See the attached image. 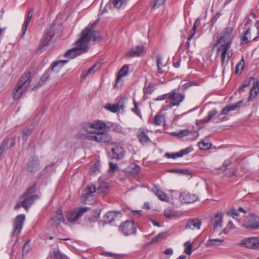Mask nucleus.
<instances>
[{"label":"nucleus","mask_w":259,"mask_h":259,"mask_svg":"<svg viewBox=\"0 0 259 259\" xmlns=\"http://www.w3.org/2000/svg\"><path fill=\"white\" fill-rule=\"evenodd\" d=\"M82 127L88 133L85 137L89 140L108 143H110L112 140L111 136L107 133L109 131V127H107L106 124L102 121L84 123Z\"/></svg>","instance_id":"1"},{"label":"nucleus","mask_w":259,"mask_h":259,"mask_svg":"<svg viewBox=\"0 0 259 259\" xmlns=\"http://www.w3.org/2000/svg\"><path fill=\"white\" fill-rule=\"evenodd\" d=\"M97 20L96 22L89 24L79 34V38L75 41V45L81 48L84 52H88L89 50V44L91 39L96 41L100 38L101 36L98 31L94 30L97 25Z\"/></svg>","instance_id":"2"},{"label":"nucleus","mask_w":259,"mask_h":259,"mask_svg":"<svg viewBox=\"0 0 259 259\" xmlns=\"http://www.w3.org/2000/svg\"><path fill=\"white\" fill-rule=\"evenodd\" d=\"M97 20L96 22L89 24L79 34V38L75 41V45L81 48L84 52H88L89 50V44L91 39L96 41L100 38L101 36L98 31L94 30L97 25Z\"/></svg>","instance_id":"3"},{"label":"nucleus","mask_w":259,"mask_h":259,"mask_svg":"<svg viewBox=\"0 0 259 259\" xmlns=\"http://www.w3.org/2000/svg\"><path fill=\"white\" fill-rule=\"evenodd\" d=\"M31 81L30 73H25L19 79L12 92L13 98L15 100L20 99L22 94L25 92L29 87Z\"/></svg>","instance_id":"4"},{"label":"nucleus","mask_w":259,"mask_h":259,"mask_svg":"<svg viewBox=\"0 0 259 259\" xmlns=\"http://www.w3.org/2000/svg\"><path fill=\"white\" fill-rule=\"evenodd\" d=\"M233 31V28L232 27H227L225 28L221 33L220 38L217 40L218 47L226 48L230 49L231 46V37Z\"/></svg>","instance_id":"5"},{"label":"nucleus","mask_w":259,"mask_h":259,"mask_svg":"<svg viewBox=\"0 0 259 259\" xmlns=\"http://www.w3.org/2000/svg\"><path fill=\"white\" fill-rule=\"evenodd\" d=\"M89 209L90 207H77L67 211L65 214V218L69 222L74 223L77 221Z\"/></svg>","instance_id":"6"},{"label":"nucleus","mask_w":259,"mask_h":259,"mask_svg":"<svg viewBox=\"0 0 259 259\" xmlns=\"http://www.w3.org/2000/svg\"><path fill=\"white\" fill-rule=\"evenodd\" d=\"M56 25H52L48 29H46L40 40V43L38 48V51L41 50L44 48L49 45L50 42L55 35V28Z\"/></svg>","instance_id":"7"},{"label":"nucleus","mask_w":259,"mask_h":259,"mask_svg":"<svg viewBox=\"0 0 259 259\" xmlns=\"http://www.w3.org/2000/svg\"><path fill=\"white\" fill-rule=\"evenodd\" d=\"M40 168V161L37 156L30 157L25 164L24 169L29 173H35Z\"/></svg>","instance_id":"8"},{"label":"nucleus","mask_w":259,"mask_h":259,"mask_svg":"<svg viewBox=\"0 0 259 259\" xmlns=\"http://www.w3.org/2000/svg\"><path fill=\"white\" fill-rule=\"evenodd\" d=\"M185 97L184 93H178L176 90H172L169 95V107L179 106L184 101Z\"/></svg>","instance_id":"9"},{"label":"nucleus","mask_w":259,"mask_h":259,"mask_svg":"<svg viewBox=\"0 0 259 259\" xmlns=\"http://www.w3.org/2000/svg\"><path fill=\"white\" fill-rule=\"evenodd\" d=\"M229 49L227 48V47H226L225 48L218 47L217 48V56H218L220 54L221 66L224 69L230 59V56H229V53H228Z\"/></svg>","instance_id":"10"},{"label":"nucleus","mask_w":259,"mask_h":259,"mask_svg":"<svg viewBox=\"0 0 259 259\" xmlns=\"http://www.w3.org/2000/svg\"><path fill=\"white\" fill-rule=\"evenodd\" d=\"M23 200L21 202V205L25 210H28L30 206L34 203L35 200L38 199L39 197L37 194L32 195L31 196H24V194L21 196Z\"/></svg>","instance_id":"11"},{"label":"nucleus","mask_w":259,"mask_h":259,"mask_svg":"<svg viewBox=\"0 0 259 259\" xmlns=\"http://www.w3.org/2000/svg\"><path fill=\"white\" fill-rule=\"evenodd\" d=\"M241 244L251 249H259V238L250 237L241 241Z\"/></svg>","instance_id":"12"},{"label":"nucleus","mask_w":259,"mask_h":259,"mask_svg":"<svg viewBox=\"0 0 259 259\" xmlns=\"http://www.w3.org/2000/svg\"><path fill=\"white\" fill-rule=\"evenodd\" d=\"M112 159L120 160L122 159L125 155V151L120 144L115 145L111 150Z\"/></svg>","instance_id":"13"},{"label":"nucleus","mask_w":259,"mask_h":259,"mask_svg":"<svg viewBox=\"0 0 259 259\" xmlns=\"http://www.w3.org/2000/svg\"><path fill=\"white\" fill-rule=\"evenodd\" d=\"M84 53L86 52H84V50L78 47L77 45H75V47L66 51L64 54V57L67 58L73 59L76 56H79Z\"/></svg>","instance_id":"14"},{"label":"nucleus","mask_w":259,"mask_h":259,"mask_svg":"<svg viewBox=\"0 0 259 259\" xmlns=\"http://www.w3.org/2000/svg\"><path fill=\"white\" fill-rule=\"evenodd\" d=\"M192 150V148L190 147H187L185 149H182L178 152L176 153H168L166 152L165 154V156L167 158L176 159L178 157H182L184 155L188 154Z\"/></svg>","instance_id":"15"},{"label":"nucleus","mask_w":259,"mask_h":259,"mask_svg":"<svg viewBox=\"0 0 259 259\" xmlns=\"http://www.w3.org/2000/svg\"><path fill=\"white\" fill-rule=\"evenodd\" d=\"M121 216L119 211H109L103 217V221L105 224H110L113 222L117 215Z\"/></svg>","instance_id":"16"},{"label":"nucleus","mask_w":259,"mask_h":259,"mask_svg":"<svg viewBox=\"0 0 259 259\" xmlns=\"http://www.w3.org/2000/svg\"><path fill=\"white\" fill-rule=\"evenodd\" d=\"M123 101L120 99L116 104L108 103L105 106V108L113 113H116L120 109H123Z\"/></svg>","instance_id":"17"},{"label":"nucleus","mask_w":259,"mask_h":259,"mask_svg":"<svg viewBox=\"0 0 259 259\" xmlns=\"http://www.w3.org/2000/svg\"><path fill=\"white\" fill-rule=\"evenodd\" d=\"M246 227H259V217L254 214H250L246 218Z\"/></svg>","instance_id":"18"},{"label":"nucleus","mask_w":259,"mask_h":259,"mask_svg":"<svg viewBox=\"0 0 259 259\" xmlns=\"http://www.w3.org/2000/svg\"><path fill=\"white\" fill-rule=\"evenodd\" d=\"M144 51V46L142 45L137 46L135 48H132L126 53V55L129 57H139L141 56Z\"/></svg>","instance_id":"19"},{"label":"nucleus","mask_w":259,"mask_h":259,"mask_svg":"<svg viewBox=\"0 0 259 259\" xmlns=\"http://www.w3.org/2000/svg\"><path fill=\"white\" fill-rule=\"evenodd\" d=\"M137 137L139 140L140 142L142 145H145L151 142V140L149 138L147 133L143 130L140 129L138 131Z\"/></svg>","instance_id":"20"},{"label":"nucleus","mask_w":259,"mask_h":259,"mask_svg":"<svg viewBox=\"0 0 259 259\" xmlns=\"http://www.w3.org/2000/svg\"><path fill=\"white\" fill-rule=\"evenodd\" d=\"M97 191V188L94 185L88 186L84 192L82 194L81 198L84 201H86L92 197V194Z\"/></svg>","instance_id":"21"},{"label":"nucleus","mask_w":259,"mask_h":259,"mask_svg":"<svg viewBox=\"0 0 259 259\" xmlns=\"http://www.w3.org/2000/svg\"><path fill=\"white\" fill-rule=\"evenodd\" d=\"M15 145V140L13 139H6L3 140L1 146L0 150L2 153L5 152L10 147Z\"/></svg>","instance_id":"22"},{"label":"nucleus","mask_w":259,"mask_h":259,"mask_svg":"<svg viewBox=\"0 0 259 259\" xmlns=\"http://www.w3.org/2000/svg\"><path fill=\"white\" fill-rule=\"evenodd\" d=\"M15 145V140L13 139H6L3 140L1 146L0 150L2 153L5 152L10 147Z\"/></svg>","instance_id":"23"},{"label":"nucleus","mask_w":259,"mask_h":259,"mask_svg":"<svg viewBox=\"0 0 259 259\" xmlns=\"http://www.w3.org/2000/svg\"><path fill=\"white\" fill-rule=\"evenodd\" d=\"M56 212V215L54 216L51 219L52 225L54 226L59 225L61 223L64 221V218L63 215L62 210L58 209Z\"/></svg>","instance_id":"24"},{"label":"nucleus","mask_w":259,"mask_h":259,"mask_svg":"<svg viewBox=\"0 0 259 259\" xmlns=\"http://www.w3.org/2000/svg\"><path fill=\"white\" fill-rule=\"evenodd\" d=\"M223 212L218 213L215 214L213 218L211 220V224L213 227H221L223 222Z\"/></svg>","instance_id":"25"},{"label":"nucleus","mask_w":259,"mask_h":259,"mask_svg":"<svg viewBox=\"0 0 259 259\" xmlns=\"http://www.w3.org/2000/svg\"><path fill=\"white\" fill-rule=\"evenodd\" d=\"M68 62L67 60H60L56 62H53L50 65L49 69L52 72H59L64 64Z\"/></svg>","instance_id":"26"},{"label":"nucleus","mask_w":259,"mask_h":259,"mask_svg":"<svg viewBox=\"0 0 259 259\" xmlns=\"http://www.w3.org/2000/svg\"><path fill=\"white\" fill-rule=\"evenodd\" d=\"M33 12V9H31L27 13L26 18L22 26V36H23L26 33V31L27 29V26L30 21V20L32 17Z\"/></svg>","instance_id":"27"},{"label":"nucleus","mask_w":259,"mask_h":259,"mask_svg":"<svg viewBox=\"0 0 259 259\" xmlns=\"http://www.w3.org/2000/svg\"><path fill=\"white\" fill-rule=\"evenodd\" d=\"M200 24V19L198 18L195 20L194 24L190 31V36L188 37L187 41L186 42V45L188 49L190 47V40L194 37V36L196 31L197 28L198 27Z\"/></svg>","instance_id":"28"},{"label":"nucleus","mask_w":259,"mask_h":259,"mask_svg":"<svg viewBox=\"0 0 259 259\" xmlns=\"http://www.w3.org/2000/svg\"><path fill=\"white\" fill-rule=\"evenodd\" d=\"M180 197L186 203H192L196 200L194 195L186 192H183L181 194Z\"/></svg>","instance_id":"29"},{"label":"nucleus","mask_w":259,"mask_h":259,"mask_svg":"<svg viewBox=\"0 0 259 259\" xmlns=\"http://www.w3.org/2000/svg\"><path fill=\"white\" fill-rule=\"evenodd\" d=\"M241 37V41L240 45L247 44L249 43L251 38L250 37V27H248L246 28V30L244 32V33L242 35H240Z\"/></svg>","instance_id":"30"},{"label":"nucleus","mask_w":259,"mask_h":259,"mask_svg":"<svg viewBox=\"0 0 259 259\" xmlns=\"http://www.w3.org/2000/svg\"><path fill=\"white\" fill-rule=\"evenodd\" d=\"M162 60L163 58L160 55H157L156 56V62L157 67V72L156 74V76H159L164 72V71L162 70V67L165 66V65L163 64Z\"/></svg>","instance_id":"31"},{"label":"nucleus","mask_w":259,"mask_h":259,"mask_svg":"<svg viewBox=\"0 0 259 259\" xmlns=\"http://www.w3.org/2000/svg\"><path fill=\"white\" fill-rule=\"evenodd\" d=\"M129 69V65H124L122 66V67L119 70L116 79V83L115 84V87H117V82L121 79L122 77L126 75Z\"/></svg>","instance_id":"32"},{"label":"nucleus","mask_w":259,"mask_h":259,"mask_svg":"<svg viewBox=\"0 0 259 259\" xmlns=\"http://www.w3.org/2000/svg\"><path fill=\"white\" fill-rule=\"evenodd\" d=\"M101 64L99 62L96 63L92 67L89 69L87 71H83L82 72V75L83 77H85L89 75L92 73L97 71L101 67Z\"/></svg>","instance_id":"33"},{"label":"nucleus","mask_w":259,"mask_h":259,"mask_svg":"<svg viewBox=\"0 0 259 259\" xmlns=\"http://www.w3.org/2000/svg\"><path fill=\"white\" fill-rule=\"evenodd\" d=\"M217 113L218 111L215 109L209 111L208 113L207 116L203 119L200 120L199 121V123L204 124L208 122L214 116L217 115Z\"/></svg>","instance_id":"34"},{"label":"nucleus","mask_w":259,"mask_h":259,"mask_svg":"<svg viewBox=\"0 0 259 259\" xmlns=\"http://www.w3.org/2000/svg\"><path fill=\"white\" fill-rule=\"evenodd\" d=\"M34 127L35 125H28L22 131V139L24 141H26L27 138L31 135Z\"/></svg>","instance_id":"35"},{"label":"nucleus","mask_w":259,"mask_h":259,"mask_svg":"<svg viewBox=\"0 0 259 259\" xmlns=\"http://www.w3.org/2000/svg\"><path fill=\"white\" fill-rule=\"evenodd\" d=\"M202 221L199 218L190 219L187 222L186 227H200Z\"/></svg>","instance_id":"36"},{"label":"nucleus","mask_w":259,"mask_h":259,"mask_svg":"<svg viewBox=\"0 0 259 259\" xmlns=\"http://www.w3.org/2000/svg\"><path fill=\"white\" fill-rule=\"evenodd\" d=\"M25 220V216L24 214L17 215L14 221V227H22Z\"/></svg>","instance_id":"37"},{"label":"nucleus","mask_w":259,"mask_h":259,"mask_svg":"<svg viewBox=\"0 0 259 259\" xmlns=\"http://www.w3.org/2000/svg\"><path fill=\"white\" fill-rule=\"evenodd\" d=\"M154 192L157 197L161 201L167 202L169 200L167 196L162 191L156 188Z\"/></svg>","instance_id":"38"},{"label":"nucleus","mask_w":259,"mask_h":259,"mask_svg":"<svg viewBox=\"0 0 259 259\" xmlns=\"http://www.w3.org/2000/svg\"><path fill=\"white\" fill-rule=\"evenodd\" d=\"M52 72L51 69H48L44 73L43 75L41 77L38 83L36 85L37 87H39L45 83L50 77V74Z\"/></svg>","instance_id":"39"},{"label":"nucleus","mask_w":259,"mask_h":259,"mask_svg":"<svg viewBox=\"0 0 259 259\" xmlns=\"http://www.w3.org/2000/svg\"><path fill=\"white\" fill-rule=\"evenodd\" d=\"M119 230L125 236L135 234L136 232V228H120Z\"/></svg>","instance_id":"40"},{"label":"nucleus","mask_w":259,"mask_h":259,"mask_svg":"<svg viewBox=\"0 0 259 259\" xmlns=\"http://www.w3.org/2000/svg\"><path fill=\"white\" fill-rule=\"evenodd\" d=\"M127 171L133 174H137L140 171V167L135 163H132L127 168Z\"/></svg>","instance_id":"41"},{"label":"nucleus","mask_w":259,"mask_h":259,"mask_svg":"<svg viewBox=\"0 0 259 259\" xmlns=\"http://www.w3.org/2000/svg\"><path fill=\"white\" fill-rule=\"evenodd\" d=\"M226 214L229 217H232L234 219H237L239 217L238 210L234 207H232L228 210Z\"/></svg>","instance_id":"42"},{"label":"nucleus","mask_w":259,"mask_h":259,"mask_svg":"<svg viewBox=\"0 0 259 259\" xmlns=\"http://www.w3.org/2000/svg\"><path fill=\"white\" fill-rule=\"evenodd\" d=\"M109 128V127H108ZM111 130L117 133H122L123 132L122 127L121 125L115 123H112L110 126Z\"/></svg>","instance_id":"43"},{"label":"nucleus","mask_w":259,"mask_h":259,"mask_svg":"<svg viewBox=\"0 0 259 259\" xmlns=\"http://www.w3.org/2000/svg\"><path fill=\"white\" fill-rule=\"evenodd\" d=\"M258 93V89L257 87L253 85L250 91V95L248 98V101H250L253 98H254Z\"/></svg>","instance_id":"44"},{"label":"nucleus","mask_w":259,"mask_h":259,"mask_svg":"<svg viewBox=\"0 0 259 259\" xmlns=\"http://www.w3.org/2000/svg\"><path fill=\"white\" fill-rule=\"evenodd\" d=\"M223 239H210L207 242L206 245L207 246L212 245H219L223 242Z\"/></svg>","instance_id":"45"},{"label":"nucleus","mask_w":259,"mask_h":259,"mask_svg":"<svg viewBox=\"0 0 259 259\" xmlns=\"http://www.w3.org/2000/svg\"><path fill=\"white\" fill-rule=\"evenodd\" d=\"M185 250L184 252L190 255L192 252V244L189 241H187L184 243Z\"/></svg>","instance_id":"46"},{"label":"nucleus","mask_w":259,"mask_h":259,"mask_svg":"<svg viewBox=\"0 0 259 259\" xmlns=\"http://www.w3.org/2000/svg\"><path fill=\"white\" fill-rule=\"evenodd\" d=\"M198 146L201 150H205L210 149L212 145L210 143L200 141L198 143Z\"/></svg>","instance_id":"47"},{"label":"nucleus","mask_w":259,"mask_h":259,"mask_svg":"<svg viewBox=\"0 0 259 259\" xmlns=\"http://www.w3.org/2000/svg\"><path fill=\"white\" fill-rule=\"evenodd\" d=\"M126 0H110V2L113 5L114 7L120 8L123 5Z\"/></svg>","instance_id":"48"},{"label":"nucleus","mask_w":259,"mask_h":259,"mask_svg":"<svg viewBox=\"0 0 259 259\" xmlns=\"http://www.w3.org/2000/svg\"><path fill=\"white\" fill-rule=\"evenodd\" d=\"M133 104L134 105V107L132 109V111L137 116H138L140 118L142 119V116L140 110L138 108V103L135 100H134Z\"/></svg>","instance_id":"49"},{"label":"nucleus","mask_w":259,"mask_h":259,"mask_svg":"<svg viewBox=\"0 0 259 259\" xmlns=\"http://www.w3.org/2000/svg\"><path fill=\"white\" fill-rule=\"evenodd\" d=\"M190 133V132L188 129H184L180 130L178 133H174L173 135L182 138L188 135Z\"/></svg>","instance_id":"50"},{"label":"nucleus","mask_w":259,"mask_h":259,"mask_svg":"<svg viewBox=\"0 0 259 259\" xmlns=\"http://www.w3.org/2000/svg\"><path fill=\"white\" fill-rule=\"evenodd\" d=\"M107 189V184L106 183H102L97 188V191L98 193H105Z\"/></svg>","instance_id":"51"},{"label":"nucleus","mask_w":259,"mask_h":259,"mask_svg":"<svg viewBox=\"0 0 259 259\" xmlns=\"http://www.w3.org/2000/svg\"><path fill=\"white\" fill-rule=\"evenodd\" d=\"M163 120V116L157 114L155 116L154 120L152 122V123L159 125L162 123Z\"/></svg>","instance_id":"52"},{"label":"nucleus","mask_w":259,"mask_h":259,"mask_svg":"<svg viewBox=\"0 0 259 259\" xmlns=\"http://www.w3.org/2000/svg\"><path fill=\"white\" fill-rule=\"evenodd\" d=\"M165 234L164 233H159L158 235H157L156 236L153 237L152 239L149 242L146 243V245H149L151 244L155 243L157 242L158 241V239L161 238L162 236H163Z\"/></svg>","instance_id":"53"},{"label":"nucleus","mask_w":259,"mask_h":259,"mask_svg":"<svg viewBox=\"0 0 259 259\" xmlns=\"http://www.w3.org/2000/svg\"><path fill=\"white\" fill-rule=\"evenodd\" d=\"M36 191V186L35 185L32 186L30 188L27 189L26 192H25L24 194V196H31L32 194L34 193Z\"/></svg>","instance_id":"54"},{"label":"nucleus","mask_w":259,"mask_h":259,"mask_svg":"<svg viewBox=\"0 0 259 259\" xmlns=\"http://www.w3.org/2000/svg\"><path fill=\"white\" fill-rule=\"evenodd\" d=\"M165 2V0H153V5L152 6V9L159 7L161 5L163 4Z\"/></svg>","instance_id":"55"},{"label":"nucleus","mask_w":259,"mask_h":259,"mask_svg":"<svg viewBox=\"0 0 259 259\" xmlns=\"http://www.w3.org/2000/svg\"><path fill=\"white\" fill-rule=\"evenodd\" d=\"M30 240H28L26 242V243L23 245L22 248V254H27L30 249V245H29Z\"/></svg>","instance_id":"56"},{"label":"nucleus","mask_w":259,"mask_h":259,"mask_svg":"<svg viewBox=\"0 0 259 259\" xmlns=\"http://www.w3.org/2000/svg\"><path fill=\"white\" fill-rule=\"evenodd\" d=\"M109 171L111 172H114L118 170V166L116 164H114L112 162H110L109 163Z\"/></svg>","instance_id":"57"},{"label":"nucleus","mask_w":259,"mask_h":259,"mask_svg":"<svg viewBox=\"0 0 259 259\" xmlns=\"http://www.w3.org/2000/svg\"><path fill=\"white\" fill-rule=\"evenodd\" d=\"M241 103H242V101H240L236 104H234L232 105L227 106V107L229 109V111L230 112V111L235 110L237 107H239V106L241 104Z\"/></svg>","instance_id":"58"},{"label":"nucleus","mask_w":259,"mask_h":259,"mask_svg":"<svg viewBox=\"0 0 259 259\" xmlns=\"http://www.w3.org/2000/svg\"><path fill=\"white\" fill-rule=\"evenodd\" d=\"M173 65L176 68H178L180 66V61L178 57L175 56L173 58Z\"/></svg>","instance_id":"59"},{"label":"nucleus","mask_w":259,"mask_h":259,"mask_svg":"<svg viewBox=\"0 0 259 259\" xmlns=\"http://www.w3.org/2000/svg\"><path fill=\"white\" fill-rule=\"evenodd\" d=\"M134 223L132 221H126L120 224L119 227H134Z\"/></svg>","instance_id":"60"},{"label":"nucleus","mask_w":259,"mask_h":259,"mask_svg":"<svg viewBox=\"0 0 259 259\" xmlns=\"http://www.w3.org/2000/svg\"><path fill=\"white\" fill-rule=\"evenodd\" d=\"M169 93L162 95L159 96L156 99V100L161 101V100H164L165 99H169Z\"/></svg>","instance_id":"61"},{"label":"nucleus","mask_w":259,"mask_h":259,"mask_svg":"<svg viewBox=\"0 0 259 259\" xmlns=\"http://www.w3.org/2000/svg\"><path fill=\"white\" fill-rule=\"evenodd\" d=\"M196 84V82L195 81H190L188 82H187L183 84V87L185 89H187L191 86L194 85Z\"/></svg>","instance_id":"62"},{"label":"nucleus","mask_w":259,"mask_h":259,"mask_svg":"<svg viewBox=\"0 0 259 259\" xmlns=\"http://www.w3.org/2000/svg\"><path fill=\"white\" fill-rule=\"evenodd\" d=\"M106 255L107 256H113L114 257V258L115 259H120L121 258V255H118V254H114L113 253H111V252H107Z\"/></svg>","instance_id":"63"},{"label":"nucleus","mask_w":259,"mask_h":259,"mask_svg":"<svg viewBox=\"0 0 259 259\" xmlns=\"http://www.w3.org/2000/svg\"><path fill=\"white\" fill-rule=\"evenodd\" d=\"M152 92H153V87H152L149 86V87H147L146 88L144 89V92L145 93L150 94L152 93Z\"/></svg>","instance_id":"64"}]
</instances>
